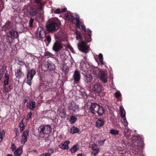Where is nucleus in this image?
Returning <instances> with one entry per match:
<instances>
[{
    "mask_svg": "<svg viewBox=\"0 0 156 156\" xmlns=\"http://www.w3.org/2000/svg\"><path fill=\"white\" fill-rule=\"evenodd\" d=\"M87 30L89 33H85L84 34L85 41L82 40L78 44V47L79 50L85 53L88 52L89 48V46L87 45V44L91 41L92 31L89 29H87Z\"/></svg>",
    "mask_w": 156,
    "mask_h": 156,
    "instance_id": "1",
    "label": "nucleus"
},
{
    "mask_svg": "<svg viewBox=\"0 0 156 156\" xmlns=\"http://www.w3.org/2000/svg\"><path fill=\"white\" fill-rule=\"evenodd\" d=\"M61 25V22L58 18H54L49 20V23L47 25V30L51 33L55 32L58 30Z\"/></svg>",
    "mask_w": 156,
    "mask_h": 156,
    "instance_id": "2",
    "label": "nucleus"
},
{
    "mask_svg": "<svg viewBox=\"0 0 156 156\" xmlns=\"http://www.w3.org/2000/svg\"><path fill=\"white\" fill-rule=\"evenodd\" d=\"M131 138L132 143L134 144L135 147V151L139 154L140 156H144L143 155L142 151L143 150V142L141 140L140 137H135Z\"/></svg>",
    "mask_w": 156,
    "mask_h": 156,
    "instance_id": "3",
    "label": "nucleus"
},
{
    "mask_svg": "<svg viewBox=\"0 0 156 156\" xmlns=\"http://www.w3.org/2000/svg\"><path fill=\"white\" fill-rule=\"evenodd\" d=\"M90 111L93 114L98 113L100 115H102L105 112L103 107L96 103H92L89 107Z\"/></svg>",
    "mask_w": 156,
    "mask_h": 156,
    "instance_id": "4",
    "label": "nucleus"
},
{
    "mask_svg": "<svg viewBox=\"0 0 156 156\" xmlns=\"http://www.w3.org/2000/svg\"><path fill=\"white\" fill-rule=\"evenodd\" d=\"M51 130L52 128L50 125H41L38 128V136L40 137L43 138L45 134L51 133Z\"/></svg>",
    "mask_w": 156,
    "mask_h": 156,
    "instance_id": "5",
    "label": "nucleus"
},
{
    "mask_svg": "<svg viewBox=\"0 0 156 156\" xmlns=\"http://www.w3.org/2000/svg\"><path fill=\"white\" fill-rule=\"evenodd\" d=\"M44 30V28L41 26L37 28L35 35L39 38V40H40L45 37L46 34Z\"/></svg>",
    "mask_w": 156,
    "mask_h": 156,
    "instance_id": "6",
    "label": "nucleus"
},
{
    "mask_svg": "<svg viewBox=\"0 0 156 156\" xmlns=\"http://www.w3.org/2000/svg\"><path fill=\"white\" fill-rule=\"evenodd\" d=\"M36 73V72L34 69H31L28 71L27 75V83L30 86L31 80Z\"/></svg>",
    "mask_w": 156,
    "mask_h": 156,
    "instance_id": "7",
    "label": "nucleus"
},
{
    "mask_svg": "<svg viewBox=\"0 0 156 156\" xmlns=\"http://www.w3.org/2000/svg\"><path fill=\"white\" fill-rule=\"evenodd\" d=\"M67 108L69 110H72L73 112L74 113H76L79 111L78 106L74 102L72 103V102L69 103Z\"/></svg>",
    "mask_w": 156,
    "mask_h": 156,
    "instance_id": "8",
    "label": "nucleus"
},
{
    "mask_svg": "<svg viewBox=\"0 0 156 156\" xmlns=\"http://www.w3.org/2000/svg\"><path fill=\"white\" fill-rule=\"evenodd\" d=\"M15 76L19 79L24 77V73L22 71V68L20 67H18L15 70Z\"/></svg>",
    "mask_w": 156,
    "mask_h": 156,
    "instance_id": "9",
    "label": "nucleus"
},
{
    "mask_svg": "<svg viewBox=\"0 0 156 156\" xmlns=\"http://www.w3.org/2000/svg\"><path fill=\"white\" fill-rule=\"evenodd\" d=\"M13 25L12 22L9 20L7 21L4 25L2 28V31L6 32L8 30L12 29L13 28Z\"/></svg>",
    "mask_w": 156,
    "mask_h": 156,
    "instance_id": "10",
    "label": "nucleus"
},
{
    "mask_svg": "<svg viewBox=\"0 0 156 156\" xmlns=\"http://www.w3.org/2000/svg\"><path fill=\"white\" fill-rule=\"evenodd\" d=\"M63 48V46L59 41H56L54 43L53 46V50L55 52H57Z\"/></svg>",
    "mask_w": 156,
    "mask_h": 156,
    "instance_id": "11",
    "label": "nucleus"
},
{
    "mask_svg": "<svg viewBox=\"0 0 156 156\" xmlns=\"http://www.w3.org/2000/svg\"><path fill=\"white\" fill-rule=\"evenodd\" d=\"M29 131L28 130L26 129L23 133L22 135V138L21 140V144L24 145L27 142V136L28 135Z\"/></svg>",
    "mask_w": 156,
    "mask_h": 156,
    "instance_id": "12",
    "label": "nucleus"
},
{
    "mask_svg": "<svg viewBox=\"0 0 156 156\" xmlns=\"http://www.w3.org/2000/svg\"><path fill=\"white\" fill-rule=\"evenodd\" d=\"M99 75L100 79L102 81L105 83L107 82V76L106 72L101 70L99 72Z\"/></svg>",
    "mask_w": 156,
    "mask_h": 156,
    "instance_id": "13",
    "label": "nucleus"
},
{
    "mask_svg": "<svg viewBox=\"0 0 156 156\" xmlns=\"http://www.w3.org/2000/svg\"><path fill=\"white\" fill-rule=\"evenodd\" d=\"M102 85L100 84L97 83H95L92 87V90L95 93L99 94L101 91Z\"/></svg>",
    "mask_w": 156,
    "mask_h": 156,
    "instance_id": "14",
    "label": "nucleus"
},
{
    "mask_svg": "<svg viewBox=\"0 0 156 156\" xmlns=\"http://www.w3.org/2000/svg\"><path fill=\"white\" fill-rule=\"evenodd\" d=\"M76 27L79 29H80V26H81L82 29L85 32L87 31V30L85 26L82 23L80 22L79 18H76Z\"/></svg>",
    "mask_w": 156,
    "mask_h": 156,
    "instance_id": "15",
    "label": "nucleus"
},
{
    "mask_svg": "<svg viewBox=\"0 0 156 156\" xmlns=\"http://www.w3.org/2000/svg\"><path fill=\"white\" fill-rule=\"evenodd\" d=\"M48 83L46 81H41L39 86V91H43L47 90Z\"/></svg>",
    "mask_w": 156,
    "mask_h": 156,
    "instance_id": "16",
    "label": "nucleus"
},
{
    "mask_svg": "<svg viewBox=\"0 0 156 156\" xmlns=\"http://www.w3.org/2000/svg\"><path fill=\"white\" fill-rule=\"evenodd\" d=\"M39 9L37 7H31L29 10L28 12L32 16H36L39 13Z\"/></svg>",
    "mask_w": 156,
    "mask_h": 156,
    "instance_id": "17",
    "label": "nucleus"
},
{
    "mask_svg": "<svg viewBox=\"0 0 156 156\" xmlns=\"http://www.w3.org/2000/svg\"><path fill=\"white\" fill-rule=\"evenodd\" d=\"M74 81L76 83H78L80 80V74L79 72L77 70L75 71L73 75Z\"/></svg>",
    "mask_w": 156,
    "mask_h": 156,
    "instance_id": "18",
    "label": "nucleus"
},
{
    "mask_svg": "<svg viewBox=\"0 0 156 156\" xmlns=\"http://www.w3.org/2000/svg\"><path fill=\"white\" fill-rule=\"evenodd\" d=\"M65 19L69 21L73 22L75 20V17L70 12H67L65 14Z\"/></svg>",
    "mask_w": 156,
    "mask_h": 156,
    "instance_id": "19",
    "label": "nucleus"
},
{
    "mask_svg": "<svg viewBox=\"0 0 156 156\" xmlns=\"http://www.w3.org/2000/svg\"><path fill=\"white\" fill-rule=\"evenodd\" d=\"M9 35L14 39L15 38L18 39L19 37V34L18 33L14 30H11L9 32Z\"/></svg>",
    "mask_w": 156,
    "mask_h": 156,
    "instance_id": "20",
    "label": "nucleus"
},
{
    "mask_svg": "<svg viewBox=\"0 0 156 156\" xmlns=\"http://www.w3.org/2000/svg\"><path fill=\"white\" fill-rule=\"evenodd\" d=\"M92 79L93 77L91 75L87 74L86 75L85 81L86 83L88 85H90L92 84Z\"/></svg>",
    "mask_w": 156,
    "mask_h": 156,
    "instance_id": "21",
    "label": "nucleus"
},
{
    "mask_svg": "<svg viewBox=\"0 0 156 156\" xmlns=\"http://www.w3.org/2000/svg\"><path fill=\"white\" fill-rule=\"evenodd\" d=\"M124 136H126V138L127 139H130L131 140V138L134 137L133 139H134L135 138V137H139L138 136H133L132 137H131V138H129L130 136L131 135V132L128 129H124ZM132 142V141H131Z\"/></svg>",
    "mask_w": 156,
    "mask_h": 156,
    "instance_id": "22",
    "label": "nucleus"
},
{
    "mask_svg": "<svg viewBox=\"0 0 156 156\" xmlns=\"http://www.w3.org/2000/svg\"><path fill=\"white\" fill-rule=\"evenodd\" d=\"M6 34L5 35L4 37L5 38L6 40V42L9 44H11L12 43V41L14 39L11 37L10 35L7 34L8 33L6 32Z\"/></svg>",
    "mask_w": 156,
    "mask_h": 156,
    "instance_id": "23",
    "label": "nucleus"
},
{
    "mask_svg": "<svg viewBox=\"0 0 156 156\" xmlns=\"http://www.w3.org/2000/svg\"><path fill=\"white\" fill-rule=\"evenodd\" d=\"M69 143V141H66L65 142L63 143H62L59 145L58 147L59 148L63 150L67 149L68 147V144Z\"/></svg>",
    "mask_w": 156,
    "mask_h": 156,
    "instance_id": "24",
    "label": "nucleus"
},
{
    "mask_svg": "<svg viewBox=\"0 0 156 156\" xmlns=\"http://www.w3.org/2000/svg\"><path fill=\"white\" fill-rule=\"evenodd\" d=\"M105 121L103 119H98L96 122V126L98 127H101L104 125Z\"/></svg>",
    "mask_w": 156,
    "mask_h": 156,
    "instance_id": "25",
    "label": "nucleus"
},
{
    "mask_svg": "<svg viewBox=\"0 0 156 156\" xmlns=\"http://www.w3.org/2000/svg\"><path fill=\"white\" fill-rule=\"evenodd\" d=\"M23 152L22 147H20L17 149L14 152L15 156H20Z\"/></svg>",
    "mask_w": 156,
    "mask_h": 156,
    "instance_id": "26",
    "label": "nucleus"
},
{
    "mask_svg": "<svg viewBox=\"0 0 156 156\" xmlns=\"http://www.w3.org/2000/svg\"><path fill=\"white\" fill-rule=\"evenodd\" d=\"M35 103L34 101H29L27 103V106L31 110H33L35 108Z\"/></svg>",
    "mask_w": 156,
    "mask_h": 156,
    "instance_id": "27",
    "label": "nucleus"
},
{
    "mask_svg": "<svg viewBox=\"0 0 156 156\" xmlns=\"http://www.w3.org/2000/svg\"><path fill=\"white\" fill-rule=\"evenodd\" d=\"M9 75L7 73H6L5 75L4 80V81L3 85L6 86L9 83Z\"/></svg>",
    "mask_w": 156,
    "mask_h": 156,
    "instance_id": "28",
    "label": "nucleus"
},
{
    "mask_svg": "<svg viewBox=\"0 0 156 156\" xmlns=\"http://www.w3.org/2000/svg\"><path fill=\"white\" fill-rule=\"evenodd\" d=\"M44 19L43 15L42 13H38L36 16L35 20L37 22L42 21Z\"/></svg>",
    "mask_w": 156,
    "mask_h": 156,
    "instance_id": "29",
    "label": "nucleus"
},
{
    "mask_svg": "<svg viewBox=\"0 0 156 156\" xmlns=\"http://www.w3.org/2000/svg\"><path fill=\"white\" fill-rule=\"evenodd\" d=\"M47 69L49 70H54L55 69V66L54 64L51 62H48L47 65Z\"/></svg>",
    "mask_w": 156,
    "mask_h": 156,
    "instance_id": "30",
    "label": "nucleus"
},
{
    "mask_svg": "<svg viewBox=\"0 0 156 156\" xmlns=\"http://www.w3.org/2000/svg\"><path fill=\"white\" fill-rule=\"evenodd\" d=\"M79 129L75 126H73L71 128L70 133L72 134H74L75 133H78L79 131Z\"/></svg>",
    "mask_w": 156,
    "mask_h": 156,
    "instance_id": "31",
    "label": "nucleus"
},
{
    "mask_svg": "<svg viewBox=\"0 0 156 156\" xmlns=\"http://www.w3.org/2000/svg\"><path fill=\"white\" fill-rule=\"evenodd\" d=\"M15 60L17 64L20 66H22L25 64L24 62L22 61L21 58H16Z\"/></svg>",
    "mask_w": 156,
    "mask_h": 156,
    "instance_id": "32",
    "label": "nucleus"
},
{
    "mask_svg": "<svg viewBox=\"0 0 156 156\" xmlns=\"http://www.w3.org/2000/svg\"><path fill=\"white\" fill-rule=\"evenodd\" d=\"M77 120V118L75 116L72 115L71 116L69 119V121L70 124L74 123Z\"/></svg>",
    "mask_w": 156,
    "mask_h": 156,
    "instance_id": "33",
    "label": "nucleus"
},
{
    "mask_svg": "<svg viewBox=\"0 0 156 156\" xmlns=\"http://www.w3.org/2000/svg\"><path fill=\"white\" fill-rule=\"evenodd\" d=\"M66 111L65 109H62L60 111V116L62 118H64L66 116Z\"/></svg>",
    "mask_w": 156,
    "mask_h": 156,
    "instance_id": "34",
    "label": "nucleus"
},
{
    "mask_svg": "<svg viewBox=\"0 0 156 156\" xmlns=\"http://www.w3.org/2000/svg\"><path fill=\"white\" fill-rule=\"evenodd\" d=\"M79 148L78 145H74L70 149V151L72 153H74Z\"/></svg>",
    "mask_w": 156,
    "mask_h": 156,
    "instance_id": "35",
    "label": "nucleus"
},
{
    "mask_svg": "<svg viewBox=\"0 0 156 156\" xmlns=\"http://www.w3.org/2000/svg\"><path fill=\"white\" fill-rule=\"evenodd\" d=\"M110 133L113 135H117L119 134V131L117 129H112L110 130Z\"/></svg>",
    "mask_w": 156,
    "mask_h": 156,
    "instance_id": "36",
    "label": "nucleus"
},
{
    "mask_svg": "<svg viewBox=\"0 0 156 156\" xmlns=\"http://www.w3.org/2000/svg\"><path fill=\"white\" fill-rule=\"evenodd\" d=\"M30 1H34L37 4L40 6L39 8L40 10H41L43 8V4L40 2V0H30Z\"/></svg>",
    "mask_w": 156,
    "mask_h": 156,
    "instance_id": "37",
    "label": "nucleus"
},
{
    "mask_svg": "<svg viewBox=\"0 0 156 156\" xmlns=\"http://www.w3.org/2000/svg\"><path fill=\"white\" fill-rule=\"evenodd\" d=\"M19 127L20 128V131L21 132H22L24 129L25 127V124H24V122H23V119L21 122L20 124Z\"/></svg>",
    "mask_w": 156,
    "mask_h": 156,
    "instance_id": "38",
    "label": "nucleus"
},
{
    "mask_svg": "<svg viewBox=\"0 0 156 156\" xmlns=\"http://www.w3.org/2000/svg\"><path fill=\"white\" fill-rule=\"evenodd\" d=\"M75 34L76 35V40H78L79 39H81L82 38V37L81 36V34L79 30H76V32H75Z\"/></svg>",
    "mask_w": 156,
    "mask_h": 156,
    "instance_id": "39",
    "label": "nucleus"
},
{
    "mask_svg": "<svg viewBox=\"0 0 156 156\" xmlns=\"http://www.w3.org/2000/svg\"><path fill=\"white\" fill-rule=\"evenodd\" d=\"M120 114L121 117L125 116L126 112L123 107L120 106Z\"/></svg>",
    "mask_w": 156,
    "mask_h": 156,
    "instance_id": "40",
    "label": "nucleus"
},
{
    "mask_svg": "<svg viewBox=\"0 0 156 156\" xmlns=\"http://www.w3.org/2000/svg\"><path fill=\"white\" fill-rule=\"evenodd\" d=\"M7 66L5 64L2 65V68L1 70L0 75H3L4 72L6 70Z\"/></svg>",
    "mask_w": 156,
    "mask_h": 156,
    "instance_id": "41",
    "label": "nucleus"
},
{
    "mask_svg": "<svg viewBox=\"0 0 156 156\" xmlns=\"http://www.w3.org/2000/svg\"><path fill=\"white\" fill-rule=\"evenodd\" d=\"M121 118L122 119V122L123 123L124 125L125 126H127L128 125V123L126 120L125 116L122 117Z\"/></svg>",
    "mask_w": 156,
    "mask_h": 156,
    "instance_id": "42",
    "label": "nucleus"
},
{
    "mask_svg": "<svg viewBox=\"0 0 156 156\" xmlns=\"http://www.w3.org/2000/svg\"><path fill=\"white\" fill-rule=\"evenodd\" d=\"M98 57L99 58V61L102 65L104 64V62L103 61V55L102 54L100 53L98 55Z\"/></svg>",
    "mask_w": 156,
    "mask_h": 156,
    "instance_id": "43",
    "label": "nucleus"
},
{
    "mask_svg": "<svg viewBox=\"0 0 156 156\" xmlns=\"http://www.w3.org/2000/svg\"><path fill=\"white\" fill-rule=\"evenodd\" d=\"M99 150H92L91 152V156H95L98 153Z\"/></svg>",
    "mask_w": 156,
    "mask_h": 156,
    "instance_id": "44",
    "label": "nucleus"
},
{
    "mask_svg": "<svg viewBox=\"0 0 156 156\" xmlns=\"http://www.w3.org/2000/svg\"><path fill=\"white\" fill-rule=\"evenodd\" d=\"M34 21V20L33 18H31L30 19L29 22V26L30 27H33Z\"/></svg>",
    "mask_w": 156,
    "mask_h": 156,
    "instance_id": "45",
    "label": "nucleus"
},
{
    "mask_svg": "<svg viewBox=\"0 0 156 156\" xmlns=\"http://www.w3.org/2000/svg\"><path fill=\"white\" fill-rule=\"evenodd\" d=\"M32 115V113L31 112H30L27 115V118L26 120H29L31 118Z\"/></svg>",
    "mask_w": 156,
    "mask_h": 156,
    "instance_id": "46",
    "label": "nucleus"
},
{
    "mask_svg": "<svg viewBox=\"0 0 156 156\" xmlns=\"http://www.w3.org/2000/svg\"><path fill=\"white\" fill-rule=\"evenodd\" d=\"M92 150H99L97 146L95 144H94L92 147Z\"/></svg>",
    "mask_w": 156,
    "mask_h": 156,
    "instance_id": "47",
    "label": "nucleus"
},
{
    "mask_svg": "<svg viewBox=\"0 0 156 156\" xmlns=\"http://www.w3.org/2000/svg\"><path fill=\"white\" fill-rule=\"evenodd\" d=\"M45 56H47V57H51L53 56V55L51 53L48 51H47L45 53Z\"/></svg>",
    "mask_w": 156,
    "mask_h": 156,
    "instance_id": "48",
    "label": "nucleus"
},
{
    "mask_svg": "<svg viewBox=\"0 0 156 156\" xmlns=\"http://www.w3.org/2000/svg\"><path fill=\"white\" fill-rule=\"evenodd\" d=\"M63 70L64 71L65 74H66L69 72V68L67 66L64 67L63 68Z\"/></svg>",
    "mask_w": 156,
    "mask_h": 156,
    "instance_id": "49",
    "label": "nucleus"
},
{
    "mask_svg": "<svg viewBox=\"0 0 156 156\" xmlns=\"http://www.w3.org/2000/svg\"><path fill=\"white\" fill-rule=\"evenodd\" d=\"M51 154V153H50V152L48 153H43L41 154L40 156H50Z\"/></svg>",
    "mask_w": 156,
    "mask_h": 156,
    "instance_id": "50",
    "label": "nucleus"
},
{
    "mask_svg": "<svg viewBox=\"0 0 156 156\" xmlns=\"http://www.w3.org/2000/svg\"><path fill=\"white\" fill-rule=\"evenodd\" d=\"M61 9H56L54 12V13L55 14H59V13H61Z\"/></svg>",
    "mask_w": 156,
    "mask_h": 156,
    "instance_id": "51",
    "label": "nucleus"
},
{
    "mask_svg": "<svg viewBox=\"0 0 156 156\" xmlns=\"http://www.w3.org/2000/svg\"><path fill=\"white\" fill-rule=\"evenodd\" d=\"M105 141V140H99L98 141V142L100 145L101 146H102L104 144V142Z\"/></svg>",
    "mask_w": 156,
    "mask_h": 156,
    "instance_id": "52",
    "label": "nucleus"
},
{
    "mask_svg": "<svg viewBox=\"0 0 156 156\" xmlns=\"http://www.w3.org/2000/svg\"><path fill=\"white\" fill-rule=\"evenodd\" d=\"M14 131L15 132L16 136H18L19 135V132L18 129L15 128L14 129Z\"/></svg>",
    "mask_w": 156,
    "mask_h": 156,
    "instance_id": "53",
    "label": "nucleus"
},
{
    "mask_svg": "<svg viewBox=\"0 0 156 156\" xmlns=\"http://www.w3.org/2000/svg\"><path fill=\"white\" fill-rule=\"evenodd\" d=\"M121 96V94L119 92H117L115 93V96L116 98H119Z\"/></svg>",
    "mask_w": 156,
    "mask_h": 156,
    "instance_id": "54",
    "label": "nucleus"
},
{
    "mask_svg": "<svg viewBox=\"0 0 156 156\" xmlns=\"http://www.w3.org/2000/svg\"><path fill=\"white\" fill-rule=\"evenodd\" d=\"M4 136L5 133H2L0 131V141H1L2 140Z\"/></svg>",
    "mask_w": 156,
    "mask_h": 156,
    "instance_id": "55",
    "label": "nucleus"
},
{
    "mask_svg": "<svg viewBox=\"0 0 156 156\" xmlns=\"http://www.w3.org/2000/svg\"><path fill=\"white\" fill-rule=\"evenodd\" d=\"M46 39L47 40V41H48V43H49L51 42V37L50 36L48 35L46 37Z\"/></svg>",
    "mask_w": 156,
    "mask_h": 156,
    "instance_id": "56",
    "label": "nucleus"
},
{
    "mask_svg": "<svg viewBox=\"0 0 156 156\" xmlns=\"http://www.w3.org/2000/svg\"><path fill=\"white\" fill-rule=\"evenodd\" d=\"M3 89L5 93H7L9 92V89L7 87H6V86L3 85Z\"/></svg>",
    "mask_w": 156,
    "mask_h": 156,
    "instance_id": "57",
    "label": "nucleus"
},
{
    "mask_svg": "<svg viewBox=\"0 0 156 156\" xmlns=\"http://www.w3.org/2000/svg\"><path fill=\"white\" fill-rule=\"evenodd\" d=\"M12 151H13L16 149V148L15 144L13 143H12L11 147V148Z\"/></svg>",
    "mask_w": 156,
    "mask_h": 156,
    "instance_id": "58",
    "label": "nucleus"
},
{
    "mask_svg": "<svg viewBox=\"0 0 156 156\" xmlns=\"http://www.w3.org/2000/svg\"><path fill=\"white\" fill-rule=\"evenodd\" d=\"M117 149L120 151H123L124 150L123 148L121 147H118L117 148Z\"/></svg>",
    "mask_w": 156,
    "mask_h": 156,
    "instance_id": "59",
    "label": "nucleus"
},
{
    "mask_svg": "<svg viewBox=\"0 0 156 156\" xmlns=\"http://www.w3.org/2000/svg\"><path fill=\"white\" fill-rule=\"evenodd\" d=\"M66 8H64L62 9H61V13L65 12L66 10Z\"/></svg>",
    "mask_w": 156,
    "mask_h": 156,
    "instance_id": "60",
    "label": "nucleus"
},
{
    "mask_svg": "<svg viewBox=\"0 0 156 156\" xmlns=\"http://www.w3.org/2000/svg\"><path fill=\"white\" fill-rule=\"evenodd\" d=\"M77 156H85V155L83 153H80L77 154Z\"/></svg>",
    "mask_w": 156,
    "mask_h": 156,
    "instance_id": "61",
    "label": "nucleus"
},
{
    "mask_svg": "<svg viewBox=\"0 0 156 156\" xmlns=\"http://www.w3.org/2000/svg\"><path fill=\"white\" fill-rule=\"evenodd\" d=\"M49 151H50V153H51H51H53L54 150L53 149L50 148V149L49 150Z\"/></svg>",
    "mask_w": 156,
    "mask_h": 156,
    "instance_id": "62",
    "label": "nucleus"
},
{
    "mask_svg": "<svg viewBox=\"0 0 156 156\" xmlns=\"http://www.w3.org/2000/svg\"><path fill=\"white\" fill-rule=\"evenodd\" d=\"M29 55L31 57H32V58L33 57H35V55H34L33 54L31 53H29Z\"/></svg>",
    "mask_w": 156,
    "mask_h": 156,
    "instance_id": "63",
    "label": "nucleus"
},
{
    "mask_svg": "<svg viewBox=\"0 0 156 156\" xmlns=\"http://www.w3.org/2000/svg\"><path fill=\"white\" fill-rule=\"evenodd\" d=\"M35 57H36V58H38V57H37V56H35V57H32L33 58H32V60L33 61H34L35 59Z\"/></svg>",
    "mask_w": 156,
    "mask_h": 156,
    "instance_id": "64",
    "label": "nucleus"
}]
</instances>
